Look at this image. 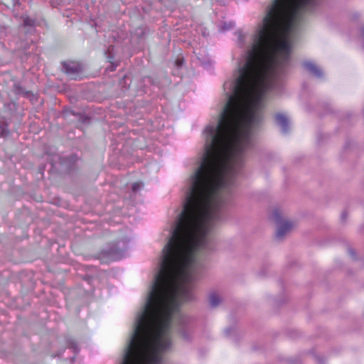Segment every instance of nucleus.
<instances>
[{
    "label": "nucleus",
    "mask_w": 364,
    "mask_h": 364,
    "mask_svg": "<svg viewBox=\"0 0 364 364\" xmlns=\"http://www.w3.org/2000/svg\"><path fill=\"white\" fill-rule=\"evenodd\" d=\"M271 217L277 225L275 238L278 241H282L291 232L295 223L287 219L284 213L279 208L272 210Z\"/></svg>",
    "instance_id": "f257e3e1"
},
{
    "label": "nucleus",
    "mask_w": 364,
    "mask_h": 364,
    "mask_svg": "<svg viewBox=\"0 0 364 364\" xmlns=\"http://www.w3.org/2000/svg\"><path fill=\"white\" fill-rule=\"evenodd\" d=\"M63 68L65 73L73 79H75L77 76L80 74L82 71V67L80 64L75 62H71L69 63H64Z\"/></svg>",
    "instance_id": "f03ea898"
},
{
    "label": "nucleus",
    "mask_w": 364,
    "mask_h": 364,
    "mask_svg": "<svg viewBox=\"0 0 364 364\" xmlns=\"http://www.w3.org/2000/svg\"><path fill=\"white\" fill-rule=\"evenodd\" d=\"M101 258L109 260H117L122 257V252L115 246H113L107 250H103L101 252Z\"/></svg>",
    "instance_id": "7ed1b4c3"
},
{
    "label": "nucleus",
    "mask_w": 364,
    "mask_h": 364,
    "mask_svg": "<svg viewBox=\"0 0 364 364\" xmlns=\"http://www.w3.org/2000/svg\"><path fill=\"white\" fill-rule=\"evenodd\" d=\"M304 68L317 77H321L322 70L316 64L312 62L306 61L303 63Z\"/></svg>",
    "instance_id": "20e7f679"
},
{
    "label": "nucleus",
    "mask_w": 364,
    "mask_h": 364,
    "mask_svg": "<svg viewBox=\"0 0 364 364\" xmlns=\"http://www.w3.org/2000/svg\"><path fill=\"white\" fill-rule=\"evenodd\" d=\"M275 119L279 126L281 127L283 132L286 133L289 129V120L287 117L283 114H277L275 116Z\"/></svg>",
    "instance_id": "39448f33"
},
{
    "label": "nucleus",
    "mask_w": 364,
    "mask_h": 364,
    "mask_svg": "<svg viewBox=\"0 0 364 364\" xmlns=\"http://www.w3.org/2000/svg\"><path fill=\"white\" fill-rule=\"evenodd\" d=\"M209 304L212 307L218 306L222 301L221 295L217 291H213L209 294Z\"/></svg>",
    "instance_id": "423d86ee"
},
{
    "label": "nucleus",
    "mask_w": 364,
    "mask_h": 364,
    "mask_svg": "<svg viewBox=\"0 0 364 364\" xmlns=\"http://www.w3.org/2000/svg\"><path fill=\"white\" fill-rule=\"evenodd\" d=\"M9 132L7 125L4 122H0V136H6Z\"/></svg>",
    "instance_id": "0eeeda50"
},
{
    "label": "nucleus",
    "mask_w": 364,
    "mask_h": 364,
    "mask_svg": "<svg viewBox=\"0 0 364 364\" xmlns=\"http://www.w3.org/2000/svg\"><path fill=\"white\" fill-rule=\"evenodd\" d=\"M143 183L142 182H136L133 183L132 185V191L136 192L139 189H141L143 187Z\"/></svg>",
    "instance_id": "6e6552de"
},
{
    "label": "nucleus",
    "mask_w": 364,
    "mask_h": 364,
    "mask_svg": "<svg viewBox=\"0 0 364 364\" xmlns=\"http://www.w3.org/2000/svg\"><path fill=\"white\" fill-rule=\"evenodd\" d=\"M24 24L26 26H32L33 24V21L31 18H26L24 19Z\"/></svg>",
    "instance_id": "1a4fd4ad"
},
{
    "label": "nucleus",
    "mask_w": 364,
    "mask_h": 364,
    "mask_svg": "<svg viewBox=\"0 0 364 364\" xmlns=\"http://www.w3.org/2000/svg\"><path fill=\"white\" fill-rule=\"evenodd\" d=\"M347 216H348L347 215V213L346 212H343L341 213V219H342V220L344 221L346 219Z\"/></svg>",
    "instance_id": "9d476101"
},
{
    "label": "nucleus",
    "mask_w": 364,
    "mask_h": 364,
    "mask_svg": "<svg viewBox=\"0 0 364 364\" xmlns=\"http://www.w3.org/2000/svg\"><path fill=\"white\" fill-rule=\"evenodd\" d=\"M69 346L70 348H73L75 350L76 349V345L74 341H71L70 343L69 344Z\"/></svg>",
    "instance_id": "9b49d317"
},
{
    "label": "nucleus",
    "mask_w": 364,
    "mask_h": 364,
    "mask_svg": "<svg viewBox=\"0 0 364 364\" xmlns=\"http://www.w3.org/2000/svg\"><path fill=\"white\" fill-rule=\"evenodd\" d=\"M349 253L351 254L352 255H353V254H354L353 250H351V249L349 250Z\"/></svg>",
    "instance_id": "f8f14e48"
},
{
    "label": "nucleus",
    "mask_w": 364,
    "mask_h": 364,
    "mask_svg": "<svg viewBox=\"0 0 364 364\" xmlns=\"http://www.w3.org/2000/svg\"><path fill=\"white\" fill-rule=\"evenodd\" d=\"M231 27H232V24H231V25H230L228 28H231Z\"/></svg>",
    "instance_id": "ddd939ff"
},
{
    "label": "nucleus",
    "mask_w": 364,
    "mask_h": 364,
    "mask_svg": "<svg viewBox=\"0 0 364 364\" xmlns=\"http://www.w3.org/2000/svg\"><path fill=\"white\" fill-rule=\"evenodd\" d=\"M362 32L364 34V28H363Z\"/></svg>",
    "instance_id": "4468645a"
}]
</instances>
